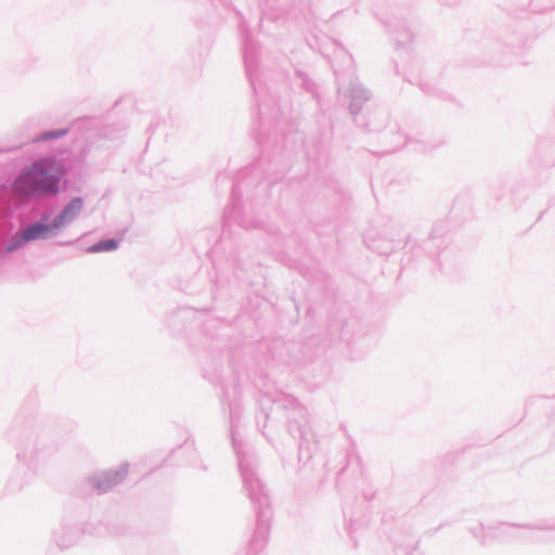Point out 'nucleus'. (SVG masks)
I'll use <instances>...</instances> for the list:
<instances>
[{
    "instance_id": "1",
    "label": "nucleus",
    "mask_w": 555,
    "mask_h": 555,
    "mask_svg": "<svg viewBox=\"0 0 555 555\" xmlns=\"http://www.w3.org/2000/svg\"><path fill=\"white\" fill-rule=\"evenodd\" d=\"M64 175L65 168L61 162L51 158L40 159L16 177L13 191L18 197L54 195L59 192L57 184Z\"/></svg>"
},
{
    "instance_id": "2",
    "label": "nucleus",
    "mask_w": 555,
    "mask_h": 555,
    "mask_svg": "<svg viewBox=\"0 0 555 555\" xmlns=\"http://www.w3.org/2000/svg\"><path fill=\"white\" fill-rule=\"evenodd\" d=\"M54 230L53 222L50 225L42 223L31 224L23 231L20 237L14 238L7 249L14 250L23 246L26 242L44 238L53 233Z\"/></svg>"
},
{
    "instance_id": "3",
    "label": "nucleus",
    "mask_w": 555,
    "mask_h": 555,
    "mask_svg": "<svg viewBox=\"0 0 555 555\" xmlns=\"http://www.w3.org/2000/svg\"><path fill=\"white\" fill-rule=\"evenodd\" d=\"M82 206L83 203L80 197H76L70 201L62 210V212L53 220V228L59 229L73 221L81 211Z\"/></svg>"
},
{
    "instance_id": "4",
    "label": "nucleus",
    "mask_w": 555,
    "mask_h": 555,
    "mask_svg": "<svg viewBox=\"0 0 555 555\" xmlns=\"http://www.w3.org/2000/svg\"><path fill=\"white\" fill-rule=\"evenodd\" d=\"M118 242L115 240H104L101 241L88 248L89 253H103V251H112L117 249Z\"/></svg>"
},
{
    "instance_id": "5",
    "label": "nucleus",
    "mask_w": 555,
    "mask_h": 555,
    "mask_svg": "<svg viewBox=\"0 0 555 555\" xmlns=\"http://www.w3.org/2000/svg\"><path fill=\"white\" fill-rule=\"evenodd\" d=\"M65 133H66V131H65V130L60 131V132H55V133H50V132H48V133H44V134L42 135V138H43V139H51V138H56V137L63 135V134H65Z\"/></svg>"
}]
</instances>
